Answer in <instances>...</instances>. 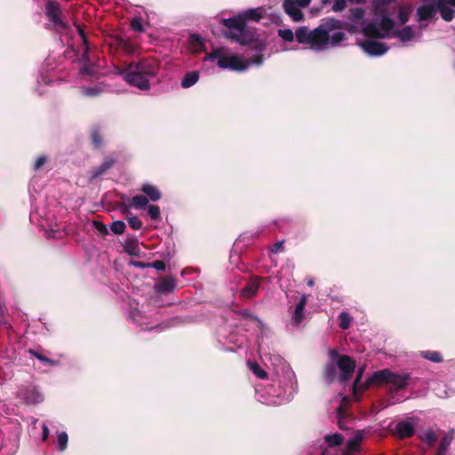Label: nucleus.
<instances>
[{
  "instance_id": "f257e3e1",
  "label": "nucleus",
  "mask_w": 455,
  "mask_h": 455,
  "mask_svg": "<svg viewBox=\"0 0 455 455\" xmlns=\"http://www.w3.org/2000/svg\"><path fill=\"white\" fill-rule=\"evenodd\" d=\"M262 14V8H254L248 9L233 18L223 20L224 26L228 28V31L225 33L226 36L241 44L251 45V48L256 51L254 55L250 59H244L232 52L228 48L217 47L205 55L204 62L205 64L215 62L221 69H230L238 72L246 70L251 65H261L263 63L261 52L265 50V44L254 39V35L246 26V21H258L261 19Z\"/></svg>"
},
{
  "instance_id": "f03ea898",
  "label": "nucleus",
  "mask_w": 455,
  "mask_h": 455,
  "mask_svg": "<svg viewBox=\"0 0 455 455\" xmlns=\"http://www.w3.org/2000/svg\"><path fill=\"white\" fill-rule=\"evenodd\" d=\"M259 353L266 363L272 369L269 383L262 387L258 385L255 389L259 402L267 405H281L292 399L297 392L296 376L290 365L279 355L265 352L259 346ZM247 365L253 374L260 379L267 378L264 369L255 362L248 361Z\"/></svg>"
},
{
  "instance_id": "7ed1b4c3",
  "label": "nucleus",
  "mask_w": 455,
  "mask_h": 455,
  "mask_svg": "<svg viewBox=\"0 0 455 455\" xmlns=\"http://www.w3.org/2000/svg\"><path fill=\"white\" fill-rule=\"evenodd\" d=\"M45 9L46 15L52 27L61 35V41L66 43L70 49L66 52L67 57L70 59L75 57L74 60L81 64L80 70L82 74L96 75L97 71L89 60L88 45L82 27L76 23L68 27L63 20L60 4L53 0H48Z\"/></svg>"
},
{
  "instance_id": "20e7f679",
  "label": "nucleus",
  "mask_w": 455,
  "mask_h": 455,
  "mask_svg": "<svg viewBox=\"0 0 455 455\" xmlns=\"http://www.w3.org/2000/svg\"><path fill=\"white\" fill-rule=\"evenodd\" d=\"M342 27L339 20L330 18L314 29L306 26L298 28L295 32L290 28L278 29V36L285 42H292L294 38L299 44H305L315 52H324L336 48L347 39L344 32L338 31Z\"/></svg>"
},
{
  "instance_id": "39448f33",
  "label": "nucleus",
  "mask_w": 455,
  "mask_h": 455,
  "mask_svg": "<svg viewBox=\"0 0 455 455\" xmlns=\"http://www.w3.org/2000/svg\"><path fill=\"white\" fill-rule=\"evenodd\" d=\"M455 0H425L417 10L419 27L412 28L405 26L400 30L395 28V21L391 19V35L387 37H396L403 45L419 42L422 37V29L427 26L437 12H440L442 18L451 21L454 17Z\"/></svg>"
},
{
  "instance_id": "423d86ee",
  "label": "nucleus",
  "mask_w": 455,
  "mask_h": 455,
  "mask_svg": "<svg viewBox=\"0 0 455 455\" xmlns=\"http://www.w3.org/2000/svg\"><path fill=\"white\" fill-rule=\"evenodd\" d=\"M364 10L361 7L352 8L349 10L347 17L348 21H341L342 27L338 31L343 32L342 29H347L348 32L356 35H370L371 32L380 36H388L391 35L392 22L391 19L383 17L379 22V19L373 18L371 22H366L364 20Z\"/></svg>"
},
{
  "instance_id": "0eeeda50",
  "label": "nucleus",
  "mask_w": 455,
  "mask_h": 455,
  "mask_svg": "<svg viewBox=\"0 0 455 455\" xmlns=\"http://www.w3.org/2000/svg\"><path fill=\"white\" fill-rule=\"evenodd\" d=\"M159 64L152 59H143L132 62L125 68H116V73L131 86L140 91H148L151 88V79L156 76Z\"/></svg>"
},
{
  "instance_id": "6e6552de",
  "label": "nucleus",
  "mask_w": 455,
  "mask_h": 455,
  "mask_svg": "<svg viewBox=\"0 0 455 455\" xmlns=\"http://www.w3.org/2000/svg\"><path fill=\"white\" fill-rule=\"evenodd\" d=\"M410 375L408 373L396 374L385 369L374 372L368 379V384L388 385L395 389H403L408 385Z\"/></svg>"
},
{
  "instance_id": "1a4fd4ad",
  "label": "nucleus",
  "mask_w": 455,
  "mask_h": 455,
  "mask_svg": "<svg viewBox=\"0 0 455 455\" xmlns=\"http://www.w3.org/2000/svg\"><path fill=\"white\" fill-rule=\"evenodd\" d=\"M363 39H357V44L370 56H381L385 54L388 47L385 43L379 41L382 36L371 32L370 35H362Z\"/></svg>"
},
{
  "instance_id": "9d476101",
  "label": "nucleus",
  "mask_w": 455,
  "mask_h": 455,
  "mask_svg": "<svg viewBox=\"0 0 455 455\" xmlns=\"http://www.w3.org/2000/svg\"><path fill=\"white\" fill-rule=\"evenodd\" d=\"M330 355L340 371V382H346L355 371V363L354 360L347 355H339L336 351H331Z\"/></svg>"
},
{
  "instance_id": "9b49d317",
  "label": "nucleus",
  "mask_w": 455,
  "mask_h": 455,
  "mask_svg": "<svg viewBox=\"0 0 455 455\" xmlns=\"http://www.w3.org/2000/svg\"><path fill=\"white\" fill-rule=\"evenodd\" d=\"M311 3V0H284L283 6L285 12L295 22L303 20V13L300 9L305 8Z\"/></svg>"
},
{
  "instance_id": "f8f14e48",
  "label": "nucleus",
  "mask_w": 455,
  "mask_h": 455,
  "mask_svg": "<svg viewBox=\"0 0 455 455\" xmlns=\"http://www.w3.org/2000/svg\"><path fill=\"white\" fill-rule=\"evenodd\" d=\"M364 429L356 430L352 438L347 442L346 448L342 451V455H356L361 452V445L366 437Z\"/></svg>"
},
{
  "instance_id": "ddd939ff",
  "label": "nucleus",
  "mask_w": 455,
  "mask_h": 455,
  "mask_svg": "<svg viewBox=\"0 0 455 455\" xmlns=\"http://www.w3.org/2000/svg\"><path fill=\"white\" fill-rule=\"evenodd\" d=\"M394 0H372V14L375 19H379V22L383 17L392 19L395 10L390 8V4Z\"/></svg>"
},
{
  "instance_id": "4468645a",
  "label": "nucleus",
  "mask_w": 455,
  "mask_h": 455,
  "mask_svg": "<svg viewBox=\"0 0 455 455\" xmlns=\"http://www.w3.org/2000/svg\"><path fill=\"white\" fill-rule=\"evenodd\" d=\"M129 317L144 331H152L159 327L153 324L151 315L137 308L130 310Z\"/></svg>"
},
{
  "instance_id": "2eb2a0df",
  "label": "nucleus",
  "mask_w": 455,
  "mask_h": 455,
  "mask_svg": "<svg viewBox=\"0 0 455 455\" xmlns=\"http://www.w3.org/2000/svg\"><path fill=\"white\" fill-rule=\"evenodd\" d=\"M18 397L28 404L39 403L44 400L43 395L34 386H23L18 392Z\"/></svg>"
},
{
  "instance_id": "dca6fc26",
  "label": "nucleus",
  "mask_w": 455,
  "mask_h": 455,
  "mask_svg": "<svg viewBox=\"0 0 455 455\" xmlns=\"http://www.w3.org/2000/svg\"><path fill=\"white\" fill-rule=\"evenodd\" d=\"M416 428V420L413 418H408L399 421L395 427L396 435L400 438H408L414 435Z\"/></svg>"
},
{
  "instance_id": "f3484780",
  "label": "nucleus",
  "mask_w": 455,
  "mask_h": 455,
  "mask_svg": "<svg viewBox=\"0 0 455 455\" xmlns=\"http://www.w3.org/2000/svg\"><path fill=\"white\" fill-rule=\"evenodd\" d=\"M307 301V296L303 294L295 308L291 311V323L299 326L305 318V307Z\"/></svg>"
},
{
  "instance_id": "a211bd4d",
  "label": "nucleus",
  "mask_w": 455,
  "mask_h": 455,
  "mask_svg": "<svg viewBox=\"0 0 455 455\" xmlns=\"http://www.w3.org/2000/svg\"><path fill=\"white\" fill-rule=\"evenodd\" d=\"M259 281L260 280L258 277H252L251 279H250V281L241 291L242 297L244 299H251L254 297L258 292L259 287Z\"/></svg>"
},
{
  "instance_id": "6ab92c4d",
  "label": "nucleus",
  "mask_w": 455,
  "mask_h": 455,
  "mask_svg": "<svg viewBox=\"0 0 455 455\" xmlns=\"http://www.w3.org/2000/svg\"><path fill=\"white\" fill-rule=\"evenodd\" d=\"M50 60L45 64V66L41 69L39 77L37 80L38 84L44 83L45 85H49L53 82L54 75V68H50Z\"/></svg>"
},
{
  "instance_id": "aec40b11",
  "label": "nucleus",
  "mask_w": 455,
  "mask_h": 455,
  "mask_svg": "<svg viewBox=\"0 0 455 455\" xmlns=\"http://www.w3.org/2000/svg\"><path fill=\"white\" fill-rule=\"evenodd\" d=\"M141 191L146 195L148 200L153 202H157L162 197L161 191L158 188L149 183H144L141 187Z\"/></svg>"
},
{
  "instance_id": "412c9836",
  "label": "nucleus",
  "mask_w": 455,
  "mask_h": 455,
  "mask_svg": "<svg viewBox=\"0 0 455 455\" xmlns=\"http://www.w3.org/2000/svg\"><path fill=\"white\" fill-rule=\"evenodd\" d=\"M239 316L242 321L246 323H250L252 328H257L259 330L263 329V323L258 317L251 315L248 310L239 312Z\"/></svg>"
},
{
  "instance_id": "4be33fe9",
  "label": "nucleus",
  "mask_w": 455,
  "mask_h": 455,
  "mask_svg": "<svg viewBox=\"0 0 455 455\" xmlns=\"http://www.w3.org/2000/svg\"><path fill=\"white\" fill-rule=\"evenodd\" d=\"M175 286L176 281L174 278L165 277L156 285V288L160 292H170L174 290Z\"/></svg>"
},
{
  "instance_id": "5701e85b",
  "label": "nucleus",
  "mask_w": 455,
  "mask_h": 455,
  "mask_svg": "<svg viewBox=\"0 0 455 455\" xmlns=\"http://www.w3.org/2000/svg\"><path fill=\"white\" fill-rule=\"evenodd\" d=\"M199 80V74L196 71L187 73L182 80L181 86L183 88H189L196 84Z\"/></svg>"
},
{
  "instance_id": "b1692460",
  "label": "nucleus",
  "mask_w": 455,
  "mask_h": 455,
  "mask_svg": "<svg viewBox=\"0 0 455 455\" xmlns=\"http://www.w3.org/2000/svg\"><path fill=\"white\" fill-rule=\"evenodd\" d=\"M103 92L104 88L100 84L81 88V93L86 97H96L101 94Z\"/></svg>"
},
{
  "instance_id": "393cba45",
  "label": "nucleus",
  "mask_w": 455,
  "mask_h": 455,
  "mask_svg": "<svg viewBox=\"0 0 455 455\" xmlns=\"http://www.w3.org/2000/svg\"><path fill=\"white\" fill-rule=\"evenodd\" d=\"M436 437L437 435L435 432L431 428L426 429L419 435L421 441L427 443L428 445H432L435 442Z\"/></svg>"
},
{
  "instance_id": "a878e982",
  "label": "nucleus",
  "mask_w": 455,
  "mask_h": 455,
  "mask_svg": "<svg viewBox=\"0 0 455 455\" xmlns=\"http://www.w3.org/2000/svg\"><path fill=\"white\" fill-rule=\"evenodd\" d=\"M324 441L328 447H335L341 444V443L343 442V437L341 436V435L335 433L331 435H326L324 437Z\"/></svg>"
},
{
  "instance_id": "bb28decb",
  "label": "nucleus",
  "mask_w": 455,
  "mask_h": 455,
  "mask_svg": "<svg viewBox=\"0 0 455 455\" xmlns=\"http://www.w3.org/2000/svg\"><path fill=\"white\" fill-rule=\"evenodd\" d=\"M451 437L448 435H444L437 448L435 455H446V452L451 445Z\"/></svg>"
},
{
  "instance_id": "cd10ccee",
  "label": "nucleus",
  "mask_w": 455,
  "mask_h": 455,
  "mask_svg": "<svg viewBox=\"0 0 455 455\" xmlns=\"http://www.w3.org/2000/svg\"><path fill=\"white\" fill-rule=\"evenodd\" d=\"M148 203V199L145 196H134L132 198V206L136 210H140L147 206Z\"/></svg>"
},
{
  "instance_id": "c85d7f7f",
  "label": "nucleus",
  "mask_w": 455,
  "mask_h": 455,
  "mask_svg": "<svg viewBox=\"0 0 455 455\" xmlns=\"http://www.w3.org/2000/svg\"><path fill=\"white\" fill-rule=\"evenodd\" d=\"M413 8L411 5L402 6L399 8L398 19L402 24L409 20V17L412 12Z\"/></svg>"
},
{
  "instance_id": "c756f323",
  "label": "nucleus",
  "mask_w": 455,
  "mask_h": 455,
  "mask_svg": "<svg viewBox=\"0 0 455 455\" xmlns=\"http://www.w3.org/2000/svg\"><path fill=\"white\" fill-rule=\"evenodd\" d=\"M68 434L64 431H60L57 433V447L60 451L66 450L68 446Z\"/></svg>"
},
{
  "instance_id": "7c9ffc66",
  "label": "nucleus",
  "mask_w": 455,
  "mask_h": 455,
  "mask_svg": "<svg viewBox=\"0 0 455 455\" xmlns=\"http://www.w3.org/2000/svg\"><path fill=\"white\" fill-rule=\"evenodd\" d=\"M113 163V160L105 161L100 167H98L92 172V178L94 179L103 174L108 169H109L112 166Z\"/></svg>"
},
{
  "instance_id": "2f4dec72",
  "label": "nucleus",
  "mask_w": 455,
  "mask_h": 455,
  "mask_svg": "<svg viewBox=\"0 0 455 455\" xmlns=\"http://www.w3.org/2000/svg\"><path fill=\"white\" fill-rule=\"evenodd\" d=\"M339 327L343 330H347L350 327L352 323V317L347 312H341L339 315Z\"/></svg>"
},
{
  "instance_id": "473e14b6",
  "label": "nucleus",
  "mask_w": 455,
  "mask_h": 455,
  "mask_svg": "<svg viewBox=\"0 0 455 455\" xmlns=\"http://www.w3.org/2000/svg\"><path fill=\"white\" fill-rule=\"evenodd\" d=\"M124 250L130 255L137 256L140 253V248L137 241L126 242L124 244Z\"/></svg>"
},
{
  "instance_id": "72a5a7b5",
  "label": "nucleus",
  "mask_w": 455,
  "mask_h": 455,
  "mask_svg": "<svg viewBox=\"0 0 455 455\" xmlns=\"http://www.w3.org/2000/svg\"><path fill=\"white\" fill-rule=\"evenodd\" d=\"M421 355L424 358L434 363H440L442 361V355L437 351H423Z\"/></svg>"
},
{
  "instance_id": "f704fd0d",
  "label": "nucleus",
  "mask_w": 455,
  "mask_h": 455,
  "mask_svg": "<svg viewBox=\"0 0 455 455\" xmlns=\"http://www.w3.org/2000/svg\"><path fill=\"white\" fill-rule=\"evenodd\" d=\"M336 363H329L326 365L325 367V371H324V375H325V379L328 382H331L335 379L336 378Z\"/></svg>"
},
{
  "instance_id": "c9c22d12",
  "label": "nucleus",
  "mask_w": 455,
  "mask_h": 455,
  "mask_svg": "<svg viewBox=\"0 0 455 455\" xmlns=\"http://www.w3.org/2000/svg\"><path fill=\"white\" fill-rule=\"evenodd\" d=\"M110 228L113 233H115L116 235H121L124 232L125 223L122 220L114 221L111 224Z\"/></svg>"
},
{
  "instance_id": "e433bc0d",
  "label": "nucleus",
  "mask_w": 455,
  "mask_h": 455,
  "mask_svg": "<svg viewBox=\"0 0 455 455\" xmlns=\"http://www.w3.org/2000/svg\"><path fill=\"white\" fill-rule=\"evenodd\" d=\"M148 214L152 220H158L161 217L160 208L157 205H149L148 207Z\"/></svg>"
},
{
  "instance_id": "4c0bfd02",
  "label": "nucleus",
  "mask_w": 455,
  "mask_h": 455,
  "mask_svg": "<svg viewBox=\"0 0 455 455\" xmlns=\"http://www.w3.org/2000/svg\"><path fill=\"white\" fill-rule=\"evenodd\" d=\"M127 220H128L129 226L134 230H139L142 227L141 220L136 216H130V217H128Z\"/></svg>"
},
{
  "instance_id": "58836bf2",
  "label": "nucleus",
  "mask_w": 455,
  "mask_h": 455,
  "mask_svg": "<svg viewBox=\"0 0 455 455\" xmlns=\"http://www.w3.org/2000/svg\"><path fill=\"white\" fill-rule=\"evenodd\" d=\"M132 28L136 32H143L144 26L142 24V20L140 17H134L131 22Z\"/></svg>"
},
{
  "instance_id": "ea45409f",
  "label": "nucleus",
  "mask_w": 455,
  "mask_h": 455,
  "mask_svg": "<svg viewBox=\"0 0 455 455\" xmlns=\"http://www.w3.org/2000/svg\"><path fill=\"white\" fill-rule=\"evenodd\" d=\"M31 355H33L34 356H36L40 362L42 363H48V364H51V365H55L56 364V362L44 356V355H42L33 350H30L29 351Z\"/></svg>"
},
{
  "instance_id": "a19ab883",
  "label": "nucleus",
  "mask_w": 455,
  "mask_h": 455,
  "mask_svg": "<svg viewBox=\"0 0 455 455\" xmlns=\"http://www.w3.org/2000/svg\"><path fill=\"white\" fill-rule=\"evenodd\" d=\"M446 386L443 383H438L437 387L435 388L436 395L439 397L445 398L449 395L448 392L445 390Z\"/></svg>"
},
{
  "instance_id": "79ce46f5",
  "label": "nucleus",
  "mask_w": 455,
  "mask_h": 455,
  "mask_svg": "<svg viewBox=\"0 0 455 455\" xmlns=\"http://www.w3.org/2000/svg\"><path fill=\"white\" fill-rule=\"evenodd\" d=\"M46 160H47L46 156H39L34 164V169L39 170L46 163Z\"/></svg>"
},
{
  "instance_id": "37998d69",
  "label": "nucleus",
  "mask_w": 455,
  "mask_h": 455,
  "mask_svg": "<svg viewBox=\"0 0 455 455\" xmlns=\"http://www.w3.org/2000/svg\"><path fill=\"white\" fill-rule=\"evenodd\" d=\"M92 140L95 146H100L102 142V138L98 132H93L92 134Z\"/></svg>"
},
{
  "instance_id": "c03bdc74",
  "label": "nucleus",
  "mask_w": 455,
  "mask_h": 455,
  "mask_svg": "<svg viewBox=\"0 0 455 455\" xmlns=\"http://www.w3.org/2000/svg\"><path fill=\"white\" fill-rule=\"evenodd\" d=\"M283 247V241H279L274 243L271 247V251L274 253H277L280 251Z\"/></svg>"
},
{
  "instance_id": "a18cd8bd",
  "label": "nucleus",
  "mask_w": 455,
  "mask_h": 455,
  "mask_svg": "<svg viewBox=\"0 0 455 455\" xmlns=\"http://www.w3.org/2000/svg\"><path fill=\"white\" fill-rule=\"evenodd\" d=\"M153 267L157 270H164L165 264L163 261L157 260L153 263Z\"/></svg>"
},
{
  "instance_id": "49530a36",
  "label": "nucleus",
  "mask_w": 455,
  "mask_h": 455,
  "mask_svg": "<svg viewBox=\"0 0 455 455\" xmlns=\"http://www.w3.org/2000/svg\"><path fill=\"white\" fill-rule=\"evenodd\" d=\"M363 371V369H360V370L358 371L356 379L355 380V383H354V387H355V388H357V387H358V386H359V381H360V378H361V376H362Z\"/></svg>"
},
{
  "instance_id": "de8ad7c7",
  "label": "nucleus",
  "mask_w": 455,
  "mask_h": 455,
  "mask_svg": "<svg viewBox=\"0 0 455 455\" xmlns=\"http://www.w3.org/2000/svg\"><path fill=\"white\" fill-rule=\"evenodd\" d=\"M48 435H49V429H48L47 426L44 425L43 426V436H42L43 441L46 440Z\"/></svg>"
},
{
  "instance_id": "09e8293b",
  "label": "nucleus",
  "mask_w": 455,
  "mask_h": 455,
  "mask_svg": "<svg viewBox=\"0 0 455 455\" xmlns=\"http://www.w3.org/2000/svg\"><path fill=\"white\" fill-rule=\"evenodd\" d=\"M351 2L356 3V4H363L365 0H352Z\"/></svg>"
},
{
  "instance_id": "8fccbe9b",
  "label": "nucleus",
  "mask_w": 455,
  "mask_h": 455,
  "mask_svg": "<svg viewBox=\"0 0 455 455\" xmlns=\"http://www.w3.org/2000/svg\"><path fill=\"white\" fill-rule=\"evenodd\" d=\"M307 284H308V286H313L314 285V281L312 279L308 280L307 281Z\"/></svg>"
},
{
  "instance_id": "3c124183",
  "label": "nucleus",
  "mask_w": 455,
  "mask_h": 455,
  "mask_svg": "<svg viewBox=\"0 0 455 455\" xmlns=\"http://www.w3.org/2000/svg\"><path fill=\"white\" fill-rule=\"evenodd\" d=\"M195 39L198 41L200 44H202L201 38L199 36H195Z\"/></svg>"
},
{
  "instance_id": "603ef678",
  "label": "nucleus",
  "mask_w": 455,
  "mask_h": 455,
  "mask_svg": "<svg viewBox=\"0 0 455 455\" xmlns=\"http://www.w3.org/2000/svg\"><path fill=\"white\" fill-rule=\"evenodd\" d=\"M338 414H339V417L340 419L341 418V410H340V408L338 409Z\"/></svg>"
},
{
  "instance_id": "864d4df0",
  "label": "nucleus",
  "mask_w": 455,
  "mask_h": 455,
  "mask_svg": "<svg viewBox=\"0 0 455 455\" xmlns=\"http://www.w3.org/2000/svg\"><path fill=\"white\" fill-rule=\"evenodd\" d=\"M243 346V341L241 340L238 344H237V347H241Z\"/></svg>"
},
{
  "instance_id": "5fc2aeb1",
  "label": "nucleus",
  "mask_w": 455,
  "mask_h": 455,
  "mask_svg": "<svg viewBox=\"0 0 455 455\" xmlns=\"http://www.w3.org/2000/svg\"><path fill=\"white\" fill-rule=\"evenodd\" d=\"M329 2H330V0H323V4H327V3H329Z\"/></svg>"
},
{
  "instance_id": "6e6d98bb",
  "label": "nucleus",
  "mask_w": 455,
  "mask_h": 455,
  "mask_svg": "<svg viewBox=\"0 0 455 455\" xmlns=\"http://www.w3.org/2000/svg\"><path fill=\"white\" fill-rule=\"evenodd\" d=\"M36 90L38 91L39 94H42L44 92V91H40L39 87H37Z\"/></svg>"
},
{
  "instance_id": "4d7b16f0",
  "label": "nucleus",
  "mask_w": 455,
  "mask_h": 455,
  "mask_svg": "<svg viewBox=\"0 0 455 455\" xmlns=\"http://www.w3.org/2000/svg\"><path fill=\"white\" fill-rule=\"evenodd\" d=\"M134 265H135V266H141V264H140V263H135Z\"/></svg>"
},
{
  "instance_id": "13d9d810",
  "label": "nucleus",
  "mask_w": 455,
  "mask_h": 455,
  "mask_svg": "<svg viewBox=\"0 0 455 455\" xmlns=\"http://www.w3.org/2000/svg\"><path fill=\"white\" fill-rule=\"evenodd\" d=\"M323 455H325V454H323Z\"/></svg>"
}]
</instances>
